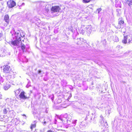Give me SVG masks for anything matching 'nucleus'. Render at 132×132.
<instances>
[{
  "instance_id": "obj_1",
  "label": "nucleus",
  "mask_w": 132,
  "mask_h": 132,
  "mask_svg": "<svg viewBox=\"0 0 132 132\" xmlns=\"http://www.w3.org/2000/svg\"><path fill=\"white\" fill-rule=\"evenodd\" d=\"M12 35L13 36L15 37L16 39L15 40L12 42V44L14 46H17L19 47L20 46L23 52H26L27 50V48L24 44L22 43L20 38V36L23 37L24 35L21 36L20 32L19 30L14 32L13 34H12Z\"/></svg>"
},
{
  "instance_id": "obj_2",
  "label": "nucleus",
  "mask_w": 132,
  "mask_h": 132,
  "mask_svg": "<svg viewBox=\"0 0 132 132\" xmlns=\"http://www.w3.org/2000/svg\"><path fill=\"white\" fill-rule=\"evenodd\" d=\"M60 9H61L59 6H52L51 10V13L54 16H58L59 15L58 13L59 12Z\"/></svg>"
},
{
  "instance_id": "obj_3",
  "label": "nucleus",
  "mask_w": 132,
  "mask_h": 132,
  "mask_svg": "<svg viewBox=\"0 0 132 132\" xmlns=\"http://www.w3.org/2000/svg\"><path fill=\"white\" fill-rule=\"evenodd\" d=\"M38 4L42 6H43V9L45 10V11L47 12H48L50 10V9H51V5L48 4H45L44 3L42 2H38Z\"/></svg>"
},
{
  "instance_id": "obj_4",
  "label": "nucleus",
  "mask_w": 132,
  "mask_h": 132,
  "mask_svg": "<svg viewBox=\"0 0 132 132\" xmlns=\"http://www.w3.org/2000/svg\"><path fill=\"white\" fill-rule=\"evenodd\" d=\"M127 39H128V43H132V35H131L128 36H124L122 42L125 44H126L127 43Z\"/></svg>"
},
{
  "instance_id": "obj_5",
  "label": "nucleus",
  "mask_w": 132,
  "mask_h": 132,
  "mask_svg": "<svg viewBox=\"0 0 132 132\" xmlns=\"http://www.w3.org/2000/svg\"><path fill=\"white\" fill-rule=\"evenodd\" d=\"M7 4L9 8H11L16 5V3L13 1L10 0L7 2Z\"/></svg>"
},
{
  "instance_id": "obj_6",
  "label": "nucleus",
  "mask_w": 132,
  "mask_h": 132,
  "mask_svg": "<svg viewBox=\"0 0 132 132\" xmlns=\"http://www.w3.org/2000/svg\"><path fill=\"white\" fill-rule=\"evenodd\" d=\"M67 114H65L63 115L64 117L62 118L61 117H60L59 118V119L61 120L62 122L64 124H66L68 123V120L66 118V117H67Z\"/></svg>"
},
{
  "instance_id": "obj_7",
  "label": "nucleus",
  "mask_w": 132,
  "mask_h": 132,
  "mask_svg": "<svg viewBox=\"0 0 132 132\" xmlns=\"http://www.w3.org/2000/svg\"><path fill=\"white\" fill-rule=\"evenodd\" d=\"M3 69L4 72L6 73H9L11 70L10 66L8 65H4Z\"/></svg>"
},
{
  "instance_id": "obj_8",
  "label": "nucleus",
  "mask_w": 132,
  "mask_h": 132,
  "mask_svg": "<svg viewBox=\"0 0 132 132\" xmlns=\"http://www.w3.org/2000/svg\"><path fill=\"white\" fill-rule=\"evenodd\" d=\"M118 26L117 28L120 29L122 27V24L124 23V21L122 20V18H119L118 19Z\"/></svg>"
},
{
  "instance_id": "obj_9",
  "label": "nucleus",
  "mask_w": 132,
  "mask_h": 132,
  "mask_svg": "<svg viewBox=\"0 0 132 132\" xmlns=\"http://www.w3.org/2000/svg\"><path fill=\"white\" fill-rule=\"evenodd\" d=\"M44 121L42 122V123L44 126H45L46 124L49 121H51V119L49 116L45 117L44 120Z\"/></svg>"
},
{
  "instance_id": "obj_10",
  "label": "nucleus",
  "mask_w": 132,
  "mask_h": 132,
  "mask_svg": "<svg viewBox=\"0 0 132 132\" xmlns=\"http://www.w3.org/2000/svg\"><path fill=\"white\" fill-rule=\"evenodd\" d=\"M9 74L8 75V77L9 78H13L14 77L15 74L12 71H10L9 72Z\"/></svg>"
},
{
  "instance_id": "obj_11",
  "label": "nucleus",
  "mask_w": 132,
  "mask_h": 132,
  "mask_svg": "<svg viewBox=\"0 0 132 132\" xmlns=\"http://www.w3.org/2000/svg\"><path fill=\"white\" fill-rule=\"evenodd\" d=\"M19 95L20 98H21L26 99L27 98L26 96L24 95V92H21Z\"/></svg>"
},
{
  "instance_id": "obj_12",
  "label": "nucleus",
  "mask_w": 132,
  "mask_h": 132,
  "mask_svg": "<svg viewBox=\"0 0 132 132\" xmlns=\"http://www.w3.org/2000/svg\"><path fill=\"white\" fill-rule=\"evenodd\" d=\"M126 4H127L129 6H132V0H125Z\"/></svg>"
},
{
  "instance_id": "obj_13",
  "label": "nucleus",
  "mask_w": 132,
  "mask_h": 132,
  "mask_svg": "<svg viewBox=\"0 0 132 132\" xmlns=\"http://www.w3.org/2000/svg\"><path fill=\"white\" fill-rule=\"evenodd\" d=\"M4 20L5 22L7 23L8 24L9 23V16L8 15H6L4 16Z\"/></svg>"
},
{
  "instance_id": "obj_14",
  "label": "nucleus",
  "mask_w": 132,
  "mask_h": 132,
  "mask_svg": "<svg viewBox=\"0 0 132 132\" xmlns=\"http://www.w3.org/2000/svg\"><path fill=\"white\" fill-rule=\"evenodd\" d=\"M90 26H88L86 28V31L88 33H90L92 31Z\"/></svg>"
},
{
  "instance_id": "obj_15",
  "label": "nucleus",
  "mask_w": 132,
  "mask_h": 132,
  "mask_svg": "<svg viewBox=\"0 0 132 132\" xmlns=\"http://www.w3.org/2000/svg\"><path fill=\"white\" fill-rule=\"evenodd\" d=\"M92 119L91 117H89V114L87 115L86 118H85V120H88V121L90 122L92 120Z\"/></svg>"
},
{
  "instance_id": "obj_16",
  "label": "nucleus",
  "mask_w": 132,
  "mask_h": 132,
  "mask_svg": "<svg viewBox=\"0 0 132 132\" xmlns=\"http://www.w3.org/2000/svg\"><path fill=\"white\" fill-rule=\"evenodd\" d=\"M10 87V86L9 84H6V85L4 86V88L5 90H7Z\"/></svg>"
},
{
  "instance_id": "obj_17",
  "label": "nucleus",
  "mask_w": 132,
  "mask_h": 132,
  "mask_svg": "<svg viewBox=\"0 0 132 132\" xmlns=\"http://www.w3.org/2000/svg\"><path fill=\"white\" fill-rule=\"evenodd\" d=\"M21 90L20 89H18L15 90L14 92H15V95H17L20 92Z\"/></svg>"
},
{
  "instance_id": "obj_18",
  "label": "nucleus",
  "mask_w": 132,
  "mask_h": 132,
  "mask_svg": "<svg viewBox=\"0 0 132 132\" xmlns=\"http://www.w3.org/2000/svg\"><path fill=\"white\" fill-rule=\"evenodd\" d=\"M36 122V121H34V124H31L30 127V128L31 129H32L33 128H35L36 127L35 123Z\"/></svg>"
},
{
  "instance_id": "obj_19",
  "label": "nucleus",
  "mask_w": 132,
  "mask_h": 132,
  "mask_svg": "<svg viewBox=\"0 0 132 132\" xmlns=\"http://www.w3.org/2000/svg\"><path fill=\"white\" fill-rule=\"evenodd\" d=\"M113 40L115 42H117L119 41L118 37L116 36H115L113 38Z\"/></svg>"
},
{
  "instance_id": "obj_20",
  "label": "nucleus",
  "mask_w": 132,
  "mask_h": 132,
  "mask_svg": "<svg viewBox=\"0 0 132 132\" xmlns=\"http://www.w3.org/2000/svg\"><path fill=\"white\" fill-rule=\"evenodd\" d=\"M100 117L101 118L100 119V121L101 123H104V121H103L104 118H103V117L102 115H101L100 116Z\"/></svg>"
},
{
  "instance_id": "obj_21",
  "label": "nucleus",
  "mask_w": 132,
  "mask_h": 132,
  "mask_svg": "<svg viewBox=\"0 0 132 132\" xmlns=\"http://www.w3.org/2000/svg\"><path fill=\"white\" fill-rule=\"evenodd\" d=\"M3 112L4 114H6L7 112V111L5 109H4L3 110Z\"/></svg>"
},
{
  "instance_id": "obj_22",
  "label": "nucleus",
  "mask_w": 132,
  "mask_h": 132,
  "mask_svg": "<svg viewBox=\"0 0 132 132\" xmlns=\"http://www.w3.org/2000/svg\"><path fill=\"white\" fill-rule=\"evenodd\" d=\"M3 39L2 35L1 33L0 32V40Z\"/></svg>"
},
{
  "instance_id": "obj_23",
  "label": "nucleus",
  "mask_w": 132,
  "mask_h": 132,
  "mask_svg": "<svg viewBox=\"0 0 132 132\" xmlns=\"http://www.w3.org/2000/svg\"><path fill=\"white\" fill-rule=\"evenodd\" d=\"M102 10V9L101 8H100L99 9H97L98 13H99Z\"/></svg>"
},
{
  "instance_id": "obj_24",
  "label": "nucleus",
  "mask_w": 132,
  "mask_h": 132,
  "mask_svg": "<svg viewBox=\"0 0 132 132\" xmlns=\"http://www.w3.org/2000/svg\"><path fill=\"white\" fill-rule=\"evenodd\" d=\"M10 99L9 98H7L6 100V102L9 103V102H10Z\"/></svg>"
},
{
  "instance_id": "obj_25",
  "label": "nucleus",
  "mask_w": 132,
  "mask_h": 132,
  "mask_svg": "<svg viewBox=\"0 0 132 132\" xmlns=\"http://www.w3.org/2000/svg\"><path fill=\"white\" fill-rule=\"evenodd\" d=\"M77 121V120H75L72 122V123H74V124H75L76 122Z\"/></svg>"
},
{
  "instance_id": "obj_26",
  "label": "nucleus",
  "mask_w": 132,
  "mask_h": 132,
  "mask_svg": "<svg viewBox=\"0 0 132 132\" xmlns=\"http://www.w3.org/2000/svg\"><path fill=\"white\" fill-rule=\"evenodd\" d=\"M47 132H54L53 131H52V130H48Z\"/></svg>"
},
{
  "instance_id": "obj_27",
  "label": "nucleus",
  "mask_w": 132,
  "mask_h": 132,
  "mask_svg": "<svg viewBox=\"0 0 132 132\" xmlns=\"http://www.w3.org/2000/svg\"><path fill=\"white\" fill-rule=\"evenodd\" d=\"M41 72V70H39L38 72V73L39 74H40Z\"/></svg>"
},
{
  "instance_id": "obj_28",
  "label": "nucleus",
  "mask_w": 132,
  "mask_h": 132,
  "mask_svg": "<svg viewBox=\"0 0 132 132\" xmlns=\"http://www.w3.org/2000/svg\"><path fill=\"white\" fill-rule=\"evenodd\" d=\"M24 5V3H22V4L21 5H20V6H22V5Z\"/></svg>"
},
{
  "instance_id": "obj_29",
  "label": "nucleus",
  "mask_w": 132,
  "mask_h": 132,
  "mask_svg": "<svg viewBox=\"0 0 132 132\" xmlns=\"http://www.w3.org/2000/svg\"><path fill=\"white\" fill-rule=\"evenodd\" d=\"M117 12L118 11V12H121V11L120 10H119L118 11V10H117Z\"/></svg>"
},
{
  "instance_id": "obj_30",
  "label": "nucleus",
  "mask_w": 132,
  "mask_h": 132,
  "mask_svg": "<svg viewBox=\"0 0 132 132\" xmlns=\"http://www.w3.org/2000/svg\"><path fill=\"white\" fill-rule=\"evenodd\" d=\"M23 116H25L26 117V115L25 114H23Z\"/></svg>"
},
{
  "instance_id": "obj_31",
  "label": "nucleus",
  "mask_w": 132,
  "mask_h": 132,
  "mask_svg": "<svg viewBox=\"0 0 132 132\" xmlns=\"http://www.w3.org/2000/svg\"><path fill=\"white\" fill-rule=\"evenodd\" d=\"M128 39H127V42L128 43Z\"/></svg>"
},
{
  "instance_id": "obj_32",
  "label": "nucleus",
  "mask_w": 132,
  "mask_h": 132,
  "mask_svg": "<svg viewBox=\"0 0 132 132\" xmlns=\"http://www.w3.org/2000/svg\"><path fill=\"white\" fill-rule=\"evenodd\" d=\"M106 123H107V122H105V123H106V125H107V124H106Z\"/></svg>"
},
{
  "instance_id": "obj_33",
  "label": "nucleus",
  "mask_w": 132,
  "mask_h": 132,
  "mask_svg": "<svg viewBox=\"0 0 132 132\" xmlns=\"http://www.w3.org/2000/svg\"><path fill=\"white\" fill-rule=\"evenodd\" d=\"M119 14H120V13H119V14H118V15H119Z\"/></svg>"
}]
</instances>
